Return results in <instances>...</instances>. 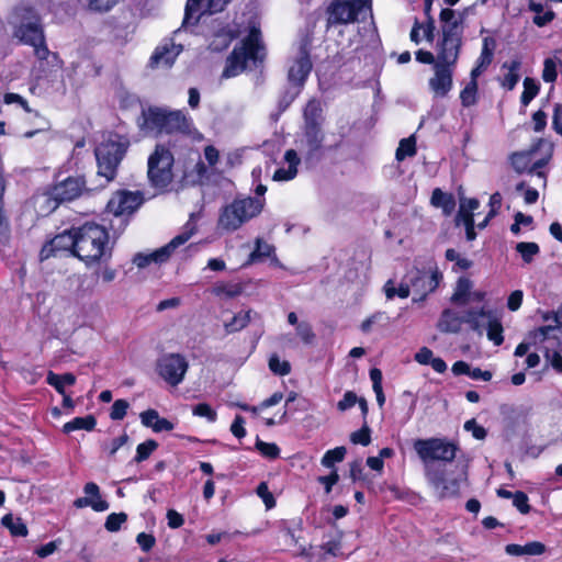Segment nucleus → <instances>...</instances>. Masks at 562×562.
<instances>
[{
  "mask_svg": "<svg viewBox=\"0 0 562 562\" xmlns=\"http://www.w3.org/2000/svg\"><path fill=\"white\" fill-rule=\"evenodd\" d=\"M112 256L106 229L95 223L77 227V257L86 265L108 261Z\"/></svg>",
  "mask_w": 562,
  "mask_h": 562,
  "instance_id": "1",
  "label": "nucleus"
},
{
  "mask_svg": "<svg viewBox=\"0 0 562 562\" xmlns=\"http://www.w3.org/2000/svg\"><path fill=\"white\" fill-rule=\"evenodd\" d=\"M140 127L151 133H189L192 120L181 110H168L164 108H148L142 113Z\"/></svg>",
  "mask_w": 562,
  "mask_h": 562,
  "instance_id": "2",
  "label": "nucleus"
},
{
  "mask_svg": "<svg viewBox=\"0 0 562 562\" xmlns=\"http://www.w3.org/2000/svg\"><path fill=\"white\" fill-rule=\"evenodd\" d=\"M263 46L260 40V31L252 26L249 35L241 42L240 46L235 47L226 59V66L222 76L224 78L236 77L243 72L248 63L256 65L263 58Z\"/></svg>",
  "mask_w": 562,
  "mask_h": 562,
  "instance_id": "3",
  "label": "nucleus"
},
{
  "mask_svg": "<svg viewBox=\"0 0 562 562\" xmlns=\"http://www.w3.org/2000/svg\"><path fill=\"white\" fill-rule=\"evenodd\" d=\"M263 205L265 199L261 198L235 199L223 207L218 217V226L226 232H234L259 215Z\"/></svg>",
  "mask_w": 562,
  "mask_h": 562,
  "instance_id": "4",
  "label": "nucleus"
},
{
  "mask_svg": "<svg viewBox=\"0 0 562 562\" xmlns=\"http://www.w3.org/2000/svg\"><path fill=\"white\" fill-rule=\"evenodd\" d=\"M371 13V0H334L327 8V25L351 24Z\"/></svg>",
  "mask_w": 562,
  "mask_h": 562,
  "instance_id": "5",
  "label": "nucleus"
},
{
  "mask_svg": "<svg viewBox=\"0 0 562 562\" xmlns=\"http://www.w3.org/2000/svg\"><path fill=\"white\" fill-rule=\"evenodd\" d=\"M126 148V143L119 138H109L95 148L98 176L104 178V184L115 178L117 166L123 159Z\"/></svg>",
  "mask_w": 562,
  "mask_h": 562,
  "instance_id": "6",
  "label": "nucleus"
},
{
  "mask_svg": "<svg viewBox=\"0 0 562 562\" xmlns=\"http://www.w3.org/2000/svg\"><path fill=\"white\" fill-rule=\"evenodd\" d=\"M196 232L195 215L191 214L189 221L183 226L182 232L173 237L167 245L150 254H137L133 258V262L140 269L146 268L151 262H166L171 254L181 245L187 243Z\"/></svg>",
  "mask_w": 562,
  "mask_h": 562,
  "instance_id": "7",
  "label": "nucleus"
},
{
  "mask_svg": "<svg viewBox=\"0 0 562 562\" xmlns=\"http://www.w3.org/2000/svg\"><path fill=\"white\" fill-rule=\"evenodd\" d=\"M414 450L426 465L431 462H451L456 458L458 446L446 438L417 439L414 441Z\"/></svg>",
  "mask_w": 562,
  "mask_h": 562,
  "instance_id": "8",
  "label": "nucleus"
},
{
  "mask_svg": "<svg viewBox=\"0 0 562 562\" xmlns=\"http://www.w3.org/2000/svg\"><path fill=\"white\" fill-rule=\"evenodd\" d=\"M442 37L437 44L436 63L456 67L462 46L463 29L459 21L442 26Z\"/></svg>",
  "mask_w": 562,
  "mask_h": 562,
  "instance_id": "9",
  "label": "nucleus"
},
{
  "mask_svg": "<svg viewBox=\"0 0 562 562\" xmlns=\"http://www.w3.org/2000/svg\"><path fill=\"white\" fill-rule=\"evenodd\" d=\"M173 156L164 146H157L148 157V179L153 187L165 189L172 181Z\"/></svg>",
  "mask_w": 562,
  "mask_h": 562,
  "instance_id": "10",
  "label": "nucleus"
},
{
  "mask_svg": "<svg viewBox=\"0 0 562 562\" xmlns=\"http://www.w3.org/2000/svg\"><path fill=\"white\" fill-rule=\"evenodd\" d=\"M463 322L468 323L472 329L482 333L486 328L488 340L493 341L495 346H499L504 341L503 326L501 321L492 311L470 310L467 312Z\"/></svg>",
  "mask_w": 562,
  "mask_h": 562,
  "instance_id": "11",
  "label": "nucleus"
},
{
  "mask_svg": "<svg viewBox=\"0 0 562 562\" xmlns=\"http://www.w3.org/2000/svg\"><path fill=\"white\" fill-rule=\"evenodd\" d=\"M189 362L180 353H167L159 358L157 372L171 386L179 385L186 376Z\"/></svg>",
  "mask_w": 562,
  "mask_h": 562,
  "instance_id": "12",
  "label": "nucleus"
},
{
  "mask_svg": "<svg viewBox=\"0 0 562 562\" xmlns=\"http://www.w3.org/2000/svg\"><path fill=\"white\" fill-rule=\"evenodd\" d=\"M406 279L414 293L419 294V299L414 297V301L417 302L423 301L429 293L437 289L442 276L437 267H430L428 270L413 268L407 272Z\"/></svg>",
  "mask_w": 562,
  "mask_h": 562,
  "instance_id": "13",
  "label": "nucleus"
},
{
  "mask_svg": "<svg viewBox=\"0 0 562 562\" xmlns=\"http://www.w3.org/2000/svg\"><path fill=\"white\" fill-rule=\"evenodd\" d=\"M15 35L24 44L33 46L35 55L40 59L47 58L49 50L45 45L43 29L37 16H31L29 21L21 23L15 31Z\"/></svg>",
  "mask_w": 562,
  "mask_h": 562,
  "instance_id": "14",
  "label": "nucleus"
},
{
  "mask_svg": "<svg viewBox=\"0 0 562 562\" xmlns=\"http://www.w3.org/2000/svg\"><path fill=\"white\" fill-rule=\"evenodd\" d=\"M425 476L435 495L439 498L452 497L459 493L460 480L456 477L448 479L441 465H426Z\"/></svg>",
  "mask_w": 562,
  "mask_h": 562,
  "instance_id": "15",
  "label": "nucleus"
},
{
  "mask_svg": "<svg viewBox=\"0 0 562 562\" xmlns=\"http://www.w3.org/2000/svg\"><path fill=\"white\" fill-rule=\"evenodd\" d=\"M310 45L311 41L308 37H304L297 48L296 55L290 65L288 78L289 81L297 87L303 86L308 74L312 70V61L310 58Z\"/></svg>",
  "mask_w": 562,
  "mask_h": 562,
  "instance_id": "16",
  "label": "nucleus"
},
{
  "mask_svg": "<svg viewBox=\"0 0 562 562\" xmlns=\"http://www.w3.org/2000/svg\"><path fill=\"white\" fill-rule=\"evenodd\" d=\"M543 319L546 322L553 321L554 325L541 326L530 331L527 336L528 341H522L516 347L514 353L516 357L525 356L531 346L538 347L540 349V347H542L547 340L551 339V334L557 333L559 326L562 324L558 314H546Z\"/></svg>",
  "mask_w": 562,
  "mask_h": 562,
  "instance_id": "17",
  "label": "nucleus"
},
{
  "mask_svg": "<svg viewBox=\"0 0 562 562\" xmlns=\"http://www.w3.org/2000/svg\"><path fill=\"white\" fill-rule=\"evenodd\" d=\"M229 0H188L182 26L195 25L202 14H214L224 10Z\"/></svg>",
  "mask_w": 562,
  "mask_h": 562,
  "instance_id": "18",
  "label": "nucleus"
},
{
  "mask_svg": "<svg viewBox=\"0 0 562 562\" xmlns=\"http://www.w3.org/2000/svg\"><path fill=\"white\" fill-rule=\"evenodd\" d=\"M434 75L428 80V86L435 98H445L453 87L454 67L443 63H435Z\"/></svg>",
  "mask_w": 562,
  "mask_h": 562,
  "instance_id": "19",
  "label": "nucleus"
},
{
  "mask_svg": "<svg viewBox=\"0 0 562 562\" xmlns=\"http://www.w3.org/2000/svg\"><path fill=\"white\" fill-rule=\"evenodd\" d=\"M143 201V194L138 191H120L108 202V210L115 216L131 214L142 205Z\"/></svg>",
  "mask_w": 562,
  "mask_h": 562,
  "instance_id": "20",
  "label": "nucleus"
},
{
  "mask_svg": "<svg viewBox=\"0 0 562 562\" xmlns=\"http://www.w3.org/2000/svg\"><path fill=\"white\" fill-rule=\"evenodd\" d=\"M61 250H70L77 257V228L65 231L45 244L41 250V259H48Z\"/></svg>",
  "mask_w": 562,
  "mask_h": 562,
  "instance_id": "21",
  "label": "nucleus"
},
{
  "mask_svg": "<svg viewBox=\"0 0 562 562\" xmlns=\"http://www.w3.org/2000/svg\"><path fill=\"white\" fill-rule=\"evenodd\" d=\"M83 189L85 182L81 178L68 177L52 188L50 195L57 202H67L78 198Z\"/></svg>",
  "mask_w": 562,
  "mask_h": 562,
  "instance_id": "22",
  "label": "nucleus"
},
{
  "mask_svg": "<svg viewBox=\"0 0 562 562\" xmlns=\"http://www.w3.org/2000/svg\"><path fill=\"white\" fill-rule=\"evenodd\" d=\"M325 142V134L322 126H303V136L300 139V147L305 150L308 158L318 154Z\"/></svg>",
  "mask_w": 562,
  "mask_h": 562,
  "instance_id": "23",
  "label": "nucleus"
},
{
  "mask_svg": "<svg viewBox=\"0 0 562 562\" xmlns=\"http://www.w3.org/2000/svg\"><path fill=\"white\" fill-rule=\"evenodd\" d=\"M182 46L173 42L165 43L158 46L150 57L151 67H170L178 55L181 53Z\"/></svg>",
  "mask_w": 562,
  "mask_h": 562,
  "instance_id": "24",
  "label": "nucleus"
},
{
  "mask_svg": "<svg viewBox=\"0 0 562 562\" xmlns=\"http://www.w3.org/2000/svg\"><path fill=\"white\" fill-rule=\"evenodd\" d=\"M544 144L546 140L540 138L529 150L513 153L509 157V160L515 171L518 173H522L525 171L529 172L532 155Z\"/></svg>",
  "mask_w": 562,
  "mask_h": 562,
  "instance_id": "25",
  "label": "nucleus"
},
{
  "mask_svg": "<svg viewBox=\"0 0 562 562\" xmlns=\"http://www.w3.org/2000/svg\"><path fill=\"white\" fill-rule=\"evenodd\" d=\"M284 161L288 164V168L281 167L273 173L274 181H290L297 175V166L300 165V158L294 149H288L284 153Z\"/></svg>",
  "mask_w": 562,
  "mask_h": 562,
  "instance_id": "26",
  "label": "nucleus"
},
{
  "mask_svg": "<svg viewBox=\"0 0 562 562\" xmlns=\"http://www.w3.org/2000/svg\"><path fill=\"white\" fill-rule=\"evenodd\" d=\"M303 117L304 126H323L324 116L319 101H308L304 109Z\"/></svg>",
  "mask_w": 562,
  "mask_h": 562,
  "instance_id": "27",
  "label": "nucleus"
},
{
  "mask_svg": "<svg viewBox=\"0 0 562 562\" xmlns=\"http://www.w3.org/2000/svg\"><path fill=\"white\" fill-rule=\"evenodd\" d=\"M342 532L335 530L325 536V541L321 544L326 557L337 558L341 552Z\"/></svg>",
  "mask_w": 562,
  "mask_h": 562,
  "instance_id": "28",
  "label": "nucleus"
},
{
  "mask_svg": "<svg viewBox=\"0 0 562 562\" xmlns=\"http://www.w3.org/2000/svg\"><path fill=\"white\" fill-rule=\"evenodd\" d=\"M547 342H550V346L543 344L542 347H540V350L544 352V357L551 363L552 368L559 373H562V356L559 351L551 350L555 344H558L555 333L551 334V339L547 340Z\"/></svg>",
  "mask_w": 562,
  "mask_h": 562,
  "instance_id": "29",
  "label": "nucleus"
},
{
  "mask_svg": "<svg viewBox=\"0 0 562 562\" xmlns=\"http://www.w3.org/2000/svg\"><path fill=\"white\" fill-rule=\"evenodd\" d=\"M430 201L434 206L442 209L446 215L451 214L456 206L453 196L438 188L432 191Z\"/></svg>",
  "mask_w": 562,
  "mask_h": 562,
  "instance_id": "30",
  "label": "nucleus"
},
{
  "mask_svg": "<svg viewBox=\"0 0 562 562\" xmlns=\"http://www.w3.org/2000/svg\"><path fill=\"white\" fill-rule=\"evenodd\" d=\"M95 425H97V420H95L94 416L87 415L85 417H76L72 420L66 423L63 426V431L65 434H70L75 430H80V429L91 431L94 429Z\"/></svg>",
  "mask_w": 562,
  "mask_h": 562,
  "instance_id": "31",
  "label": "nucleus"
},
{
  "mask_svg": "<svg viewBox=\"0 0 562 562\" xmlns=\"http://www.w3.org/2000/svg\"><path fill=\"white\" fill-rule=\"evenodd\" d=\"M462 321L458 314L451 310H445L441 314L438 327L441 331L457 333L460 329Z\"/></svg>",
  "mask_w": 562,
  "mask_h": 562,
  "instance_id": "32",
  "label": "nucleus"
},
{
  "mask_svg": "<svg viewBox=\"0 0 562 562\" xmlns=\"http://www.w3.org/2000/svg\"><path fill=\"white\" fill-rule=\"evenodd\" d=\"M46 382L53 386L59 394H64L66 385H72L76 382V376L72 373L56 374L49 371Z\"/></svg>",
  "mask_w": 562,
  "mask_h": 562,
  "instance_id": "33",
  "label": "nucleus"
},
{
  "mask_svg": "<svg viewBox=\"0 0 562 562\" xmlns=\"http://www.w3.org/2000/svg\"><path fill=\"white\" fill-rule=\"evenodd\" d=\"M521 63L519 59H514L503 64V68H506L508 72L505 75L503 86L508 90H513L519 81V69Z\"/></svg>",
  "mask_w": 562,
  "mask_h": 562,
  "instance_id": "34",
  "label": "nucleus"
},
{
  "mask_svg": "<svg viewBox=\"0 0 562 562\" xmlns=\"http://www.w3.org/2000/svg\"><path fill=\"white\" fill-rule=\"evenodd\" d=\"M297 557H301L305 562H326L327 557L321 546H299Z\"/></svg>",
  "mask_w": 562,
  "mask_h": 562,
  "instance_id": "35",
  "label": "nucleus"
},
{
  "mask_svg": "<svg viewBox=\"0 0 562 562\" xmlns=\"http://www.w3.org/2000/svg\"><path fill=\"white\" fill-rule=\"evenodd\" d=\"M416 154V138L414 135L400 140L398 147L395 153L397 161H403L407 157H413Z\"/></svg>",
  "mask_w": 562,
  "mask_h": 562,
  "instance_id": "36",
  "label": "nucleus"
},
{
  "mask_svg": "<svg viewBox=\"0 0 562 562\" xmlns=\"http://www.w3.org/2000/svg\"><path fill=\"white\" fill-rule=\"evenodd\" d=\"M251 311L236 314L229 322L224 324V327L228 334L236 333L245 328L250 322Z\"/></svg>",
  "mask_w": 562,
  "mask_h": 562,
  "instance_id": "37",
  "label": "nucleus"
},
{
  "mask_svg": "<svg viewBox=\"0 0 562 562\" xmlns=\"http://www.w3.org/2000/svg\"><path fill=\"white\" fill-rule=\"evenodd\" d=\"M2 525L5 526L13 536L24 537L27 535V528L21 518H14L11 514L2 518Z\"/></svg>",
  "mask_w": 562,
  "mask_h": 562,
  "instance_id": "38",
  "label": "nucleus"
},
{
  "mask_svg": "<svg viewBox=\"0 0 562 562\" xmlns=\"http://www.w3.org/2000/svg\"><path fill=\"white\" fill-rule=\"evenodd\" d=\"M480 202L477 199L462 198L460 200V207L458 212V218L462 222L467 221L468 217L473 218V211L479 209Z\"/></svg>",
  "mask_w": 562,
  "mask_h": 562,
  "instance_id": "39",
  "label": "nucleus"
},
{
  "mask_svg": "<svg viewBox=\"0 0 562 562\" xmlns=\"http://www.w3.org/2000/svg\"><path fill=\"white\" fill-rule=\"evenodd\" d=\"M516 250L526 263H530L533 257L539 254L540 248L536 243L521 241L516 245Z\"/></svg>",
  "mask_w": 562,
  "mask_h": 562,
  "instance_id": "40",
  "label": "nucleus"
},
{
  "mask_svg": "<svg viewBox=\"0 0 562 562\" xmlns=\"http://www.w3.org/2000/svg\"><path fill=\"white\" fill-rule=\"evenodd\" d=\"M471 288L472 283L468 278H460L451 296V301L454 303L465 302Z\"/></svg>",
  "mask_w": 562,
  "mask_h": 562,
  "instance_id": "41",
  "label": "nucleus"
},
{
  "mask_svg": "<svg viewBox=\"0 0 562 562\" xmlns=\"http://www.w3.org/2000/svg\"><path fill=\"white\" fill-rule=\"evenodd\" d=\"M495 40L493 37H484L483 46L477 61L481 63V66H488L493 60V52L495 48Z\"/></svg>",
  "mask_w": 562,
  "mask_h": 562,
  "instance_id": "42",
  "label": "nucleus"
},
{
  "mask_svg": "<svg viewBox=\"0 0 562 562\" xmlns=\"http://www.w3.org/2000/svg\"><path fill=\"white\" fill-rule=\"evenodd\" d=\"M547 146V154L543 158L535 161L530 168L529 173L530 175H537L539 178L546 179V173L541 170L551 159L553 147L551 144L547 143L543 145Z\"/></svg>",
  "mask_w": 562,
  "mask_h": 562,
  "instance_id": "43",
  "label": "nucleus"
},
{
  "mask_svg": "<svg viewBox=\"0 0 562 562\" xmlns=\"http://www.w3.org/2000/svg\"><path fill=\"white\" fill-rule=\"evenodd\" d=\"M476 93H477V81H470L463 88L460 93V100L463 106L468 108L473 105L476 102Z\"/></svg>",
  "mask_w": 562,
  "mask_h": 562,
  "instance_id": "44",
  "label": "nucleus"
},
{
  "mask_svg": "<svg viewBox=\"0 0 562 562\" xmlns=\"http://www.w3.org/2000/svg\"><path fill=\"white\" fill-rule=\"evenodd\" d=\"M346 454L345 447H337L328 450L322 458V464L326 468H334L336 462H341Z\"/></svg>",
  "mask_w": 562,
  "mask_h": 562,
  "instance_id": "45",
  "label": "nucleus"
},
{
  "mask_svg": "<svg viewBox=\"0 0 562 562\" xmlns=\"http://www.w3.org/2000/svg\"><path fill=\"white\" fill-rule=\"evenodd\" d=\"M157 447L158 443L153 439L139 443L136 448V456L134 461L137 463L145 461L156 450Z\"/></svg>",
  "mask_w": 562,
  "mask_h": 562,
  "instance_id": "46",
  "label": "nucleus"
},
{
  "mask_svg": "<svg viewBox=\"0 0 562 562\" xmlns=\"http://www.w3.org/2000/svg\"><path fill=\"white\" fill-rule=\"evenodd\" d=\"M539 86L531 78H525L524 80V91L520 97V101L524 105H528L530 101L538 94Z\"/></svg>",
  "mask_w": 562,
  "mask_h": 562,
  "instance_id": "47",
  "label": "nucleus"
},
{
  "mask_svg": "<svg viewBox=\"0 0 562 562\" xmlns=\"http://www.w3.org/2000/svg\"><path fill=\"white\" fill-rule=\"evenodd\" d=\"M74 505L78 508L91 507L95 512H104L109 508V503L104 499H92L90 497L77 498Z\"/></svg>",
  "mask_w": 562,
  "mask_h": 562,
  "instance_id": "48",
  "label": "nucleus"
},
{
  "mask_svg": "<svg viewBox=\"0 0 562 562\" xmlns=\"http://www.w3.org/2000/svg\"><path fill=\"white\" fill-rule=\"evenodd\" d=\"M126 520L127 515L125 513H112L106 517L104 527L110 532H116Z\"/></svg>",
  "mask_w": 562,
  "mask_h": 562,
  "instance_id": "49",
  "label": "nucleus"
},
{
  "mask_svg": "<svg viewBox=\"0 0 562 562\" xmlns=\"http://www.w3.org/2000/svg\"><path fill=\"white\" fill-rule=\"evenodd\" d=\"M269 369L278 375H286L291 371V366L285 360H280L277 355H273L269 359Z\"/></svg>",
  "mask_w": 562,
  "mask_h": 562,
  "instance_id": "50",
  "label": "nucleus"
},
{
  "mask_svg": "<svg viewBox=\"0 0 562 562\" xmlns=\"http://www.w3.org/2000/svg\"><path fill=\"white\" fill-rule=\"evenodd\" d=\"M274 248L270 244L263 241L262 239L258 238L256 240V248L250 255V260L255 261L259 258H266L270 257L273 252Z\"/></svg>",
  "mask_w": 562,
  "mask_h": 562,
  "instance_id": "51",
  "label": "nucleus"
},
{
  "mask_svg": "<svg viewBox=\"0 0 562 562\" xmlns=\"http://www.w3.org/2000/svg\"><path fill=\"white\" fill-rule=\"evenodd\" d=\"M256 448L268 459H277L280 454V448L276 443H269L257 439Z\"/></svg>",
  "mask_w": 562,
  "mask_h": 562,
  "instance_id": "52",
  "label": "nucleus"
},
{
  "mask_svg": "<svg viewBox=\"0 0 562 562\" xmlns=\"http://www.w3.org/2000/svg\"><path fill=\"white\" fill-rule=\"evenodd\" d=\"M194 416L204 417L210 423H214L217 418L216 412L206 403H200L192 409Z\"/></svg>",
  "mask_w": 562,
  "mask_h": 562,
  "instance_id": "53",
  "label": "nucleus"
},
{
  "mask_svg": "<svg viewBox=\"0 0 562 562\" xmlns=\"http://www.w3.org/2000/svg\"><path fill=\"white\" fill-rule=\"evenodd\" d=\"M128 406L125 400H116L112 405L110 417L113 420H122L127 413Z\"/></svg>",
  "mask_w": 562,
  "mask_h": 562,
  "instance_id": "54",
  "label": "nucleus"
},
{
  "mask_svg": "<svg viewBox=\"0 0 562 562\" xmlns=\"http://www.w3.org/2000/svg\"><path fill=\"white\" fill-rule=\"evenodd\" d=\"M296 335L302 339L304 344H311L315 335L313 333L312 326L307 322H301L296 326Z\"/></svg>",
  "mask_w": 562,
  "mask_h": 562,
  "instance_id": "55",
  "label": "nucleus"
},
{
  "mask_svg": "<svg viewBox=\"0 0 562 562\" xmlns=\"http://www.w3.org/2000/svg\"><path fill=\"white\" fill-rule=\"evenodd\" d=\"M558 77L557 64L553 59L547 58L543 63L542 79L546 82H553Z\"/></svg>",
  "mask_w": 562,
  "mask_h": 562,
  "instance_id": "56",
  "label": "nucleus"
},
{
  "mask_svg": "<svg viewBox=\"0 0 562 562\" xmlns=\"http://www.w3.org/2000/svg\"><path fill=\"white\" fill-rule=\"evenodd\" d=\"M513 504L521 514H528L530 512V506L528 504V496L524 492H520V491L515 492V495L513 498Z\"/></svg>",
  "mask_w": 562,
  "mask_h": 562,
  "instance_id": "57",
  "label": "nucleus"
},
{
  "mask_svg": "<svg viewBox=\"0 0 562 562\" xmlns=\"http://www.w3.org/2000/svg\"><path fill=\"white\" fill-rule=\"evenodd\" d=\"M257 494L263 501V503L268 509L272 508L276 505L274 497L270 493L268 485L265 482H262L258 485Z\"/></svg>",
  "mask_w": 562,
  "mask_h": 562,
  "instance_id": "58",
  "label": "nucleus"
},
{
  "mask_svg": "<svg viewBox=\"0 0 562 562\" xmlns=\"http://www.w3.org/2000/svg\"><path fill=\"white\" fill-rule=\"evenodd\" d=\"M136 542L144 552H148L154 548L156 539L150 533L140 532L136 537Z\"/></svg>",
  "mask_w": 562,
  "mask_h": 562,
  "instance_id": "59",
  "label": "nucleus"
},
{
  "mask_svg": "<svg viewBox=\"0 0 562 562\" xmlns=\"http://www.w3.org/2000/svg\"><path fill=\"white\" fill-rule=\"evenodd\" d=\"M350 439L353 443L368 446L371 441L370 429L364 426L360 430L352 432Z\"/></svg>",
  "mask_w": 562,
  "mask_h": 562,
  "instance_id": "60",
  "label": "nucleus"
},
{
  "mask_svg": "<svg viewBox=\"0 0 562 562\" xmlns=\"http://www.w3.org/2000/svg\"><path fill=\"white\" fill-rule=\"evenodd\" d=\"M464 429L472 432V436L475 439L482 440L486 437V430L480 426L475 419L467 420L464 424Z\"/></svg>",
  "mask_w": 562,
  "mask_h": 562,
  "instance_id": "61",
  "label": "nucleus"
},
{
  "mask_svg": "<svg viewBox=\"0 0 562 562\" xmlns=\"http://www.w3.org/2000/svg\"><path fill=\"white\" fill-rule=\"evenodd\" d=\"M60 544H61L60 540L50 541V542L37 548L35 550V553L40 558H46V557L53 554L59 548Z\"/></svg>",
  "mask_w": 562,
  "mask_h": 562,
  "instance_id": "62",
  "label": "nucleus"
},
{
  "mask_svg": "<svg viewBox=\"0 0 562 562\" xmlns=\"http://www.w3.org/2000/svg\"><path fill=\"white\" fill-rule=\"evenodd\" d=\"M357 402V395L353 392L348 391L345 393L342 400L338 402L337 407L339 411L344 412L351 408Z\"/></svg>",
  "mask_w": 562,
  "mask_h": 562,
  "instance_id": "63",
  "label": "nucleus"
},
{
  "mask_svg": "<svg viewBox=\"0 0 562 562\" xmlns=\"http://www.w3.org/2000/svg\"><path fill=\"white\" fill-rule=\"evenodd\" d=\"M552 128L562 136V104L555 103L553 108Z\"/></svg>",
  "mask_w": 562,
  "mask_h": 562,
  "instance_id": "64",
  "label": "nucleus"
}]
</instances>
